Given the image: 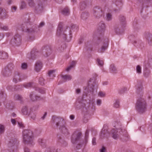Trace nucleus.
I'll list each match as a JSON object with an SVG mask.
<instances>
[{
  "instance_id": "58836bf2",
  "label": "nucleus",
  "mask_w": 152,
  "mask_h": 152,
  "mask_svg": "<svg viewBox=\"0 0 152 152\" xmlns=\"http://www.w3.org/2000/svg\"><path fill=\"white\" fill-rule=\"evenodd\" d=\"M79 6L81 10H83L86 8V4L85 1L82 2L80 3Z\"/></svg>"
},
{
  "instance_id": "e2e57ef3",
  "label": "nucleus",
  "mask_w": 152,
  "mask_h": 152,
  "mask_svg": "<svg viewBox=\"0 0 152 152\" xmlns=\"http://www.w3.org/2000/svg\"><path fill=\"white\" fill-rule=\"evenodd\" d=\"M84 40V38L83 37H81L79 39L78 43L79 44H82Z\"/></svg>"
},
{
  "instance_id": "8fccbe9b",
  "label": "nucleus",
  "mask_w": 152,
  "mask_h": 152,
  "mask_svg": "<svg viewBox=\"0 0 152 152\" xmlns=\"http://www.w3.org/2000/svg\"><path fill=\"white\" fill-rule=\"evenodd\" d=\"M4 126L3 125L0 124V134L4 133Z\"/></svg>"
},
{
  "instance_id": "473e14b6",
  "label": "nucleus",
  "mask_w": 152,
  "mask_h": 152,
  "mask_svg": "<svg viewBox=\"0 0 152 152\" xmlns=\"http://www.w3.org/2000/svg\"><path fill=\"white\" fill-rule=\"evenodd\" d=\"M150 73V71L147 67L145 66V68L144 70V75L146 77H148Z\"/></svg>"
},
{
  "instance_id": "412c9836",
  "label": "nucleus",
  "mask_w": 152,
  "mask_h": 152,
  "mask_svg": "<svg viewBox=\"0 0 152 152\" xmlns=\"http://www.w3.org/2000/svg\"><path fill=\"white\" fill-rule=\"evenodd\" d=\"M137 83V84L136 86V92L138 94L142 91L143 89V87L141 81H138Z\"/></svg>"
},
{
  "instance_id": "6e6552de",
  "label": "nucleus",
  "mask_w": 152,
  "mask_h": 152,
  "mask_svg": "<svg viewBox=\"0 0 152 152\" xmlns=\"http://www.w3.org/2000/svg\"><path fill=\"white\" fill-rule=\"evenodd\" d=\"M14 65L12 63H10L6 66L2 72V73L4 76L8 77L12 75L13 69Z\"/></svg>"
},
{
  "instance_id": "4468645a",
  "label": "nucleus",
  "mask_w": 152,
  "mask_h": 152,
  "mask_svg": "<svg viewBox=\"0 0 152 152\" xmlns=\"http://www.w3.org/2000/svg\"><path fill=\"white\" fill-rule=\"evenodd\" d=\"M43 54L45 57L49 56L52 53V50L51 47L49 45L45 46L43 49Z\"/></svg>"
},
{
  "instance_id": "7ed1b4c3",
  "label": "nucleus",
  "mask_w": 152,
  "mask_h": 152,
  "mask_svg": "<svg viewBox=\"0 0 152 152\" xmlns=\"http://www.w3.org/2000/svg\"><path fill=\"white\" fill-rule=\"evenodd\" d=\"M56 35L60 36L64 40H67L68 42L70 41L72 37L71 31L66 26L63 27L61 23L58 25Z\"/></svg>"
},
{
  "instance_id": "f3484780",
  "label": "nucleus",
  "mask_w": 152,
  "mask_h": 152,
  "mask_svg": "<svg viewBox=\"0 0 152 152\" xmlns=\"http://www.w3.org/2000/svg\"><path fill=\"white\" fill-rule=\"evenodd\" d=\"M57 141L58 142L60 143L63 146H66L67 145L66 142L63 139L60 134L57 135Z\"/></svg>"
},
{
  "instance_id": "b1692460",
  "label": "nucleus",
  "mask_w": 152,
  "mask_h": 152,
  "mask_svg": "<svg viewBox=\"0 0 152 152\" xmlns=\"http://www.w3.org/2000/svg\"><path fill=\"white\" fill-rule=\"evenodd\" d=\"M42 64L40 61H38L35 64V69L37 72H39L42 69Z\"/></svg>"
},
{
  "instance_id": "c9c22d12",
  "label": "nucleus",
  "mask_w": 152,
  "mask_h": 152,
  "mask_svg": "<svg viewBox=\"0 0 152 152\" xmlns=\"http://www.w3.org/2000/svg\"><path fill=\"white\" fill-rule=\"evenodd\" d=\"M89 16V14L88 12H85L82 13L81 15V18L83 20L86 19Z\"/></svg>"
},
{
  "instance_id": "338daca9",
  "label": "nucleus",
  "mask_w": 152,
  "mask_h": 152,
  "mask_svg": "<svg viewBox=\"0 0 152 152\" xmlns=\"http://www.w3.org/2000/svg\"><path fill=\"white\" fill-rule=\"evenodd\" d=\"M76 63V62L75 61H72L71 63L70 66H72V68H73L74 66L75 65Z\"/></svg>"
},
{
  "instance_id": "680f3d73",
  "label": "nucleus",
  "mask_w": 152,
  "mask_h": 152,
  "mask_svg": "<svg viewBox=\"0 0 152 152\" xmlns=\"http://www.w3.org/2000/svg\"><path fill=\"white\" fill-rule=\"evenodd\" d=\"M45 152H54L53 148H48L47 149Z\"/></svg>"
},
{
  "instance_id": "864d4df0",
  "label": "nucleus",
  "mask_w": 152,
  "mask_h": 152,
  "mask_svg": "<svg viewBox=\"0 0 152 152\" xmlns=\"http://www.w3.org/2000/svg\"><path fill=\"white\" fill-rule=\"evenodd\" d=\"M39 83L42 86L44 85V80L42 77H40L39 79Z\"/></svg>"
},
{
  "instance_id": "e433bc0d",
  "label": "nucleus",
  "mask_w": 152,
  "mask_h": 152,
  "mask_svg": "<svg viewBox=\"0 0 152 152\" xmlns=\"http://www.w3.org/2000/svg\"><path fill=\"white\" fill-rule=\"evenodd\" d=\"M110 70L113 73H116L117 72V69L113 64H112L110 65Z\"/></svg>"
},
{
  "instance_id": "603ef678",
  "label": "nucleus",
  "mask_w": 152,
  "mask_h": 152,
  "mask_svg": "<svg viewBox=\"0 0 152 152\" xmlns=\"http://www.w3.org/2000/svg\"><path fill=\"white\" fill-rule=\"evenodd\" d=\"M136 71L137 72L138 74H140L141 73V68L140 66L138 65L136 67Z\"/></svg>"
},
{
  "instance_id": "37998d69",
  "label": "nucleus",
  "mask_w": 152,
  "mask_h": 152,
  "mask_svg": "<svg viewBox=\"0 0 152 152\" xmlns=\"http://www.w3.org/2000/svg\"><path fill=\"white\" fill-rule=\"evenodd\" d=\"M29 6L31 7H34L35 3L33 0H27Z\"/></svg>"
},
{
  "instance_id": "cd10ccee",
  "label": "nucleus",
  "mask_w": 152,
  "mask_h": 152,
  "mask_svg": "<svg viewBox=\"0 0 152 152\" xmlns=\"http://www.w3.org/2000/svg\"><path fill=\"white\" fill-rule=\"evenodd\" d=\"M61 77L64 82L70 80L72 79V76L69 75H61Z\"/></svg>"
},
{
  "instance_id": "72a5a7b5",
  "label": "nucleus",
  "mask_w": 152,
  "mask_h": 152,
  "mask_svg": "<svg viewBox=\"0 0 152 152\" xmlns=\"http://www.w3.org/2000/svg\"><path fill=\"white\" fill-rule=\"evenodd\" d=\"M29 111H28L27 107L26 106L23 107L22 110V113L24 115H28L29 113Z\"/></svg>"
},
{
  "instance_id": "6ab92c4d",
  "label": "nucleus",
  "mask_w": 152,
  "mask_h": 152,
  "mask_svg": "<svg viewBox=\"0 0 152 152\" xmlns=\"http://www.w3.org/2000/svg\"><path fill=\"white\" fill-rule=\"evenodd\" d=\"M7 13L8 12L5 9L1 8H0V16L2 19H4L8 17Z\"/></svg>"
},
{
  "instance_id": "69168bd1",
  "label": "nucleus",
  "mask_w": 152,
  "mask_h": 152,
  "mask_svg": "<svg viewBox=\"0 0 152 152\" xmlns=\"http://www.w3.org/2000/svg\"><path fill=\"white\" fill-rule=\"evenodd\" d=\"M17 7L15 6H12L11 7V10L12 12H14L16 10Z\"/></svg>"
},
{
  "instance_id": "a18cd8bd",
  "label": "nucleus",
  "mask_w": 152,
  "mask_h": 152,
  "mask_svg": "<svg viewBox=\"0 0 152 152\" xmlns=\"http://www.w3.org/2000/svg\"><path fill=\"white\" fill-rule=\"evenodd\" d=\"M33 84V83L29 82L26 84H23V87L28 88L32 86Z\"/></svg>"
},
{
  "instance_id": "f704fd0d",
  "label": "nucleus",
  "mask_w": 152,
  "mask_h": 152,
  "mask_svg": "<svg viewBox=\"0 0 152 152\" xmlns=\"http://www.w3.org/2000/svg\"><path fill=\"white\" fill-rule=\"evenodd\" d=\"M62 14L65 15H68L69 14V10L67 7L64 8L61 11Z\"/></svg>"
},
{
  "instance_id": "0e129e2a",
  "label": "nucleus",
  "mask_w": 152,
  "mask_h": 152,
  "mask_svg": "<svg viewBox=\"0 0 152 152\" xmlns=\"http://www.w3.org/2000/svg\"><path fill=\"white\" fill-rule=\"evenodd\" d=\"M18 126L20 128H23L24 127L23 124L22 122H18Z\"/></svg>"
},
{
  "instance_id": "5fc2aeb1",
  "label": "nucleus",
  "mask_w": 152,
  "mask_h": 152,
  "mask_svg": "<svg viewBox=\"0 0 152 152\" xmlns=\"http://www.w3.org/2000/svg\"><path fill=\"white\" fill-rule=\"evenodd\" d=\"M119 102L118 100H117L114 104V107L115 108H117L119 107Z\"/></svg>"
},
{
  "instance_id": "0eeeda50",
  "label": "nucleus",
  "mask_w": 152,
  "mask_h": 152,
  "mask_svg": "<svg viewBox=\"0 0 152 152\" xmlns=\"http://www.w3.org/2000/svg\"><path fill=\"white\" fill-rule=\"evenodd\" d=\"M118 132H119V133L122 134L123 136L126 138L124 139L125 140H126L128 139V134L126 131L125 129H118V130L114 129H113L111 130V134L113 138L115 139H117L118 138L119 135L117 133Z\"/></svg>"
},
{
  "instance_id": "f03ea898",
  "label": "nucleus",
  "mask_w": 152,
  "mask_h": 152,
  "mask_svg": "<svg viewBox=\"0 0 152 152\" xmlns=\"http://www.w3.org/2000/svg\"><path fill=\"white\" fill-rule=\"evenodd\" d=\"M52 121L54 124L59 127V129L61 133L67 136L69 134L68 129L65 121L62 118L56 116L52 117Z\"/></svg>"
},
{
  "instance_id": "bb28decb",
  "label": "nucleus",
  "mask_w": 152,
  "mask_h": 152,
  "mask_svg": "<svg viewBox=\"0 0 152 152\" xmlns=\"http://www.w3.org/2000/svg\"><path fill=\"white\" fill-rule=\"evenodd\" d=\"M109 134V132L106 129H103L101 132L100 136L102 137H107Z\"/></svg>"
},
{
  "instance_id": "49530a36",
  "label": "nucleus",
  "mask_w": 152,
  "mask_h": 152,
  "mask_svg": "<svg viewBox=\"0 0 152 152\" xmlns=\"http://www.w3.org/2000/svg\"><path fill=\"white\" fill-rule=\"evenodd\" d=\"M112 15L110 13H108L106 15V20L110 21L112 20Z\"/></svg>"
},
{
  "instance_id": "a211bd4d",
  "label": "nucleus",
  "mask_w": 152,
  "mask_h": 152,
  "mask_svg": "<svg viewBox=\"0 0 152 152\" xmlns=\"http://www.w3.org/2000/svg\"><path fill=\"white\" fill-rule=\"evenodd\" d=\"M75 105L76 108L78 109L85 106V104L83 103V100L81 99L76 101Z\"/></svg>"
},
{
  "instance_id": "20e7f679",
  "label": "nucleus",
  "mask_w": 152,
  "mask_h": 152,
  "mask_svg": "<svg viewBox=\"0 0 152 152\" xmlns=\"http://www.w3.org/2000/svg\"><path fill=\"white\" fill-rule=\"evenodd\" d=\"M23 141L25 144L33 145V135L32 132L30 130H25L23 132Z\"/></svg>"
},
{
  "instance_id": "9b49d317",
  "label": "nucleus",
  "mask_w": 152,
  "mask_h": 152,
  "mask_svg": "<svg viewBox=\"0 0 152 152\" xmlns=\"http://www.w3.org/2000/svg\"><path fill=\"white\" fill-rule=\"evenodd\" d=\"M82 135V133L77 131L75 132L72 135L71 141L73 144H76L80 140Z\"/></svg>"
},
{
  "instance_id": "774afa93",
  "label": "nucleus",
  "mask_w": 152,
  "mask_h": 152,
  "mask_svg": "<svg viewBox=\"0 0 152 152\" xmlns=\"http://www.w3.org/2000/svg\"><path fill=\"white\" fill-rule=\"evenodd\" d=\"M106 148L104 146H102V148L100 150V152H105Z\"/></svg>"
},
{
  "instance_id": "79ce46f5",
  "label": "nucleus",
  "mask_w": 152,
  "mask_h": 152,
  "mask_svg": "<svg viewBox=\"0 0 152 152\" xmlns=\"http://www.w3.org/2000/svg\"><path fill=\"white\" fill-rule=\"evenodd\" d=\"M119 20L122 24L124 25L125 24V18L124 16L120 15L119 16Z\"/></svg>"
},
{
  "instance_id": "7c9ffc66",
  "label": "nucleus",
  "mask_w": 152,
  "mask_h": 152,
  "mask_svg": "<svg viewBox=\"0 0 152 152\" xmlns=\"http://www.w3.org/2000/svg\"><path fill=\"white\" fill-rule=\"evenodd\" d=\"M14 99L15 100H18L20 101L21 102L23 101V98L21 96L18 94H15L14 96Z\"/></svg>"
},
{
  "instance_id": "c756f323",
  "label": "nucleus",
  "mask_w": 152,
  "mask_h": 152,
  "mask_svg": "<svg viewBox=\"0 0 152 152\" xmlns=\"http://www.w3.org/2000/svg\"><path fill=\"white\" fill-rule=\"evenodd\" d=\"M95 104L92 101L89 102V104L88 107V110H89L93 111L95 109Z\"/></svg>"
},
{
  "instance_id": "5701e85b",
  "label": "nucleus",
  "mask_w": 152,
  "mask_h": 152,
  "mask_svg": "<svg viewBox=\"0 0 152 152\" xmlns=\"http://www.w3.org/2000/svg\"><path fill=\"white\" fill-rule=\"evenodd\" d=\"M105 28V25L102 21L100 22L98 24L97 30L99 32L104 31Z\"/></svg>"
},
{
  "instance_id": "a19ab883",
  "label": "nucleus",
  "mask_w": 152,
  "mask_h": 152,
  "mask_svg": "<svg viewBox=\"0 0 152 152\" xmlns=\"http://www.w3.org/2000/svg\"><path fill=\"white\" fill-rule=\"evenodd\" d=\"M0 29L1 30L7 31L8 30L9 27L7 25H4L0 23Z\"/></svg>"
},
{
  "instance_id": "3c124183",
  "label": "nucleus",
  "mask_w": 152,
  "mask_h": 152,
  "mask_svg": "<svg viewBox=\"0 0 152 152\" xmlns=\"http://www.w3.org/2000/svg\"><path fill=\"white\" fill-rule=\"evenodd\" d=\"M127 88L124 87L121 88L119 91V93L120 94H123L124 93V92L127 91Z\"/></svg>"
},
{
  "instance_id": "bf43d9fd",
  "label": "nucleus",
  "mask_w": 152,
  "mask_h": 152,
  "mask_svg": "<svg viewBox=\"0 0 152 152\" xmlns=\"http://www.w3.org/2000/svg\"><path fill=\"white\" fill-rule=\"evenodd\" d=\"M27 65L26 63H23L22 64L21 67L22 69H25L27 68Z\"/></svg>"
},
{
  "instance_id": "c85d7f7f",
  "label": "nucleus",
  "mask_w": 152,
  "mask_h": 152,
  "mask_svg": "<svg viewBox=\"0 0 152 152\" xmlns=\"http://www.w3.org/2000/svg\"><path fill=\"white\" fill-rule=\"evenodd\" d=\"M33 93L31 92L29 95L30 98L31 100L32 101H35L39 100L40 99V97L37 96H33Z\"/></svg>"
},
{
  "instance_id": "f257e3e1",
  "label": "nucleus",
  "mask_w": 152,
  "mask_h": 152,
  "mask_svg": "<svg viewBox=\"0 0 152 152\" xmlns=\"http://www.w3.org/2000/svg\"><path fill=\"white\" fill-rule=\"evenodd\" d=\"M108 39H104L102 37H93L92 41L90 40L86 42L84 50L88 52L91 51L92 50L93 45H99L101 44L102 46L101 49L99 50V52L103 53L108 47Z\"/></svg>"
},
{
  "instance_id": "de8ad7c7",
  "label": "nucleus",
  "mask_w": 152,
  "mask_h": 152,
  "mask_svg": "<svg viewBox=\"0 0 152 152\" xmlns=\"http://www.w3.org/2000/svg\"><path fill=\"white\" fill-rule=\"evenodd\" d=\"M97 62L98 65L100 66H102L104 64V62L102 60H100L99 58H97Z\"/></svg>"
},
{
  "instance_id": "9d476101",
  "label": "nucleus",
  "mask_w": 152,
  "mask_h": 152,
  "mask_svg": "<svg viewBox=\"0 0 152 152\" xmlns=\"http://www.w3.org/2000/svg\"><path fill=\"white\" fill-rule=\"evenodd\" d=\"M92 13L95 18L99 19L103 15L104 12L101 8L99 6H96L93 8Z\"/></svg>"
},
{
  "instance_id": "4d7b16f0",
  "label": "nucleus",
  "mask_w": 152,
  "mask_h": 152,
  "mask_svg": "<svg viewBox=\"0 0 152 152\" xmlns=\"http://www.w3.org/2000/svg\"><path fill=\"white\" fill-rule=\"evenodd\" d=\"M115 4L116 6L117 7H121L122 4L121 1H117L115 2Z\"/></svg>"
},
{
  "instance_id": "39448f33",
  "label": "nucleus",
  "mask_w": 152,
  "mask_h": 152,
  "mask_svg": "<svg viewBox=\"0 0 152 152\" xmlns=\"http://www.w3.org/2000/svg\"><path fill=\"white\" fill-rule=\"evenodd\" d=\"M19 28H21L22 31L31 34L37 31V27L35 26H31L28 22H24L20 24Z\"/></svg>"
},
{
  "instance_id": "c03bdc74",
  "label": "nucleus",
  "mask_w": 152,
  "mask_h": 152,
  "mask_svg": "<svg viewBox=\"0 0 152 152\" xmlns=\"http://www.w3.org/2000/svg\"><path fill=\"white\" fill-rule=\"evenodd\" d=\"M89 131L88 129L86 130V131L85 137V143H87V140L89 135Z\"/></svg>"
},
{
  "instance_id": "aec40b11",
  "label": "nucleus",
  "mask_w": 152,
  "mask_h": 152,
  "mask_svg": "<svg viewBox=\"0 0 152 152\" xmlns=\"http://www.w3.org/2000/svg\"><path fill=\"white\" fill-rule=\"evenodd\" d=\"M21 80L20 73L18 72H15L13 77V81L16 83L20 81Z\"/></svg>"
},
{
  "instance_id": "09e8293b",
  "label": "nucleus",
  "mask_w": 152,
  "mask_h": 152,
  "mask_svg": "<svg viewBox=\"0 0 152 152\" xmlns=\"http://www.w3.org/2000/svg\"><path fill=\"white\" fill-rule=\"evenodd\" d=\"M26 3L24 1H22L21 2V4L20 7V9H23L26 7Z\"/></svg>"
},
{
  "instance_id": "1a4fd4ad",
  "label": "nucleus",
  "mask_w": 152,
  "mask_h": 152,
  "mask_svg": "<svg viewBox=\"0 0 152 152\" xmlns=\"http://www.w3.org/2000/svg\"><path fill=\"white\" fill-rule=\"evenodd\" d=\"M93 75V77L90 79L88 82V88L91 91H93L94 89H96L97 87V86L96 82V77L97 76V75L95 73Z\"/></svg>"
},
{
  "instance_id": "a878e982",
  "label": "nucleus",
  "mask_w": 152,
  "mask_h": 152,
  "mask_svg": "<svg viewBox=\"0 0 152 152\" xmlns=\"http://www.w3.org/2000/svg\"><path fill=\"white\" fill-rule=\"evenodd\" d=\"M146 39L148 42V43L150 45L152 44V34L148 33L146 34L145 36Z\"/></svg>"
},
{
  "instance_id": "4c0bfd02",
  "label": "nucleus",
  "mask_w": 152,
  "mask_h": 152,
  "mask_svg": "<svg viewBox=\"0 0 152 152\" xmlns=\"http://www.w3.org/2000/svg\"><path fill=\"white\" fill-rule=\"evenodd\" d=\"M38 142L43 147L45 146L46 140L43 139H39L38 140Z\"/></svg>"
},
{
  "instance_id": "f8f14e48",
  "label": "nucleus",
  "mask_w": 152,
  "mask_h": 152,
  "mask_svg": "<svg viewBox=\"0 0 152 152\" xmlns=\"http://www.w3.org/2000/svg\"><path fill=\"white\" fill-rule=\"evenodd\" d=\"M45 0H36L37 5L35 7V10L38 13L41 12L44 8V3Z\"/></svg>"
},
{
  "instance_id": "2eb2a0df",
  "label": "nucleus",
  "mask_w": 152,
  "mask_h": 152,
  "mask_svg": "<svg viewBox=\"0 0 152 152\" xmlns=\"http://www.w3.org/2000/svg\"><path fill=\"white\" fill-rule=\"evenodd\" d=\"M39 52L37 51L33 50L30 53L28 54L27 56L29 58L34 60L39 56Z\"/></svg>"
},
{
  "instance_id": "dca6fc26",
  "label": "nucleus",
  "mask_w": 152,
  "mask_h": 152,
  "mask_svg": "<svg viewBox=\"0 0 152 152\" xmlns=\"http://www.w3.org/2000/svg\"><path fill=\"white\" fill-rule=\"evenodd\" d=\"M18 143V141L16 138H11L9 142L8 145L10 148H14L16 147Z\"/></svg>"
},
{
  "instance_id": "ddd939ff",
  "label": "nucleus",
  "mask_w": 152,
  "mask_h": 152,
  "mask_svg": "<svg viewBox=\"0 0 152 152\" xmlns=\"http://www.w3.org/2000/svg\"><path fill=\"white\" fill-rule=\"evenodd\" d=\"M21 42V37L19 34H15L11 41V44L14 45L16 46H19Z\"/></svg>"
},
{
  "instance_id": "4be33fe9",
  "label": "nucleus",
  "mask_w": 152,
  "mask_h": 152,
  "mask_svg": "<svg viewBox=\"0 0 152 152\" xmlns=\"http://www.w3.org/2000/svg\"><path fill=\"white\" fill-rule=\"evenodd\" d=\"M22 86H13L11 85H9L7 87V89L10 91H14L15 90H18L19 88H23Z\"/></svg>"
},
{
  "instance_id": "052dcab7",
  "label": "nucleus",
  "mask_w": 152,
  "mask_h": 152,
  "mask_svg": "<svg viewBox=\"0 0 152 152\" xmlns=\"http://www.w3.org/2000/svg\"><path fill=\"white\" fill-rule=\"evenodd\" d=\"M105 95V94L104 93H103L101 91H100L99 92L98 95L101 97H104V96Z\"/></svg>"
},
{
  "instance_id": "ea45409f",
  "label": "nucleus",
  "mask_w": 152,
  "mask_h": 152,
  "mask_svg": "<svg viewBox=\"0 0 152 152\" xmlns=\"http://www.w3.org/2000/svg\"><path fill=\"white\" fill-rule=\"evenodd\" d=\"M134 45L136 47H140L142 46L143 44L140 41H134Z\"/></svg>"
},
{
  "instance_id": "423d86ee",
  "label": "nucleus",
  "mask_w": 152,
  "mask_h": 152,
  "mask_svg": "<svg viewBox=\"0 0 152 152\" xmlns=\"http://www.w3.org/2000/svg\"><path fill=\"white\" fill-rule=\"evenodd\" d=\"M147 104L146 100L144 98L139 99L136 103V108L137 110L140 113L145 112Z\"/></svg>"
},
{
  "instance_id": "2f4dec72",
  "label": "nucleus",
  "mask_w": 152,
  "mask_h": 152,
  "mask_svg": "<svg viewBox=\"0 0 152 152\" xmlns=\"http://www.w3.org/2000/svg\"><path fill=\"white\" fill-rule=\"evenodd\" d=\"M8 55L7 53L4 52H0V58L2 59H6L7 58Z\"/></svg>"
},
{
  "instance_id": "6e6d98bb",
  "label": "nucleus",
  "mask_w": 152,
  "mask_h": 152,
  "mask_svg": "<svg viewBox=\"0 0 152 152\" xmlns=\"http://www.w3.org/2000/svg\"><path fill=\"white\" fill-rule=\"evenodd\" d=\"M55 72V71L54 70H50L48 73V75L49 77H51V76H55L53 74V73Z\"/></svg>"
},
{
  "instance_id": "393cba45",
  "label": "nucleus",
  "mask_w": 152,
  "mask_h": 152,
  "mask_svg": "<svg viewBox=\"0 0 152 152\" xmlns=\"http://www.w3.org/2000/svg\"><path fill=\"white\" fill-rule=\"evenodd\" d=\"M34 109V108L30 109L28 115L30 116L31 118L34 120L36 118V112Z\"/></svg>"
},
{
  "instance_id": "13d9d810",
  "label": "nucleus",
  "mask_w": 152,
  "mask_h": 152,
  "mask_svg": "<svg viewBox=\"0 0 152 152\" xmlns=\"http://www.w3.org/2000/svg\"><path fill=\"white\" fill-rule=\"evenodd\" d=\"M65 46V45L63 44L60 47L59 46L58 47V49L61 51H62L64 50Z\"/></svg>"
}]
</instances>
